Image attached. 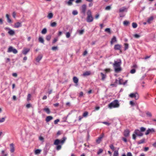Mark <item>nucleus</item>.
Returning <instances> with one entry per match:
<instances>
[{
	"label": "nucleus",
	"mask_w": 156,
	"mask_h": 156,
	"mask_svg": "<svg viewBox=\"0 0 156 156\" xmlns=\"http://www.w3.org/2000/svg\"><path fill=\"white\" fill-rule=\"evenodd\" d=\"M153 20V17L152 16H151L148 19L147 22L149 23H150L151 21H152Z\"/></svg>",
	"instance_id": "nucleus-33"
},
{
	"label": "nucleus",
	"mask_w": 156,
	"mask_h": 156,
	"mask_svg": "<svg viewBox=\"0 0 156 156\" xmlns=\"http://www.w3.org/2000/svg\"><path fill=\"white\" fill-rule=\"evenodd\" d=\"M53 105L55 107H57L59 105V103H56L54 104Z\"/></svg>",
	"instance_id": "nucleus-64"
},
{
	"label": "nucleus",
	"mask_w": 156,
	"mask_h": 156,
	"mask_svg": "<svg viewBox=\"0 0 156 156\" xmlns=\"http://www.w3.org/2000/svg\"><path fill=\"white\" fill-rule=\"evenodd\" d=\"M10 151L11 153H13L15 151V148L14 146V144L12 143L10 144Z\"/></svg>",
	"instance_id": "nucleus-12"
},
{
	"label": "nucleus",
	"mask_w": 156,
	"mask_h": 156,
	"mask_svg": "<svg viewBox=\"0 0 156 156\" xmlns=\"http://www.w3.org/2000/svg\"><path fill=\"white\" fill-rule=\"evenodd\" d=\"M109 147H110V148L113 151H114V147L112 144H111L109 146Z\"/></svg>",
	"instance_id": "nucleus-50"
},
{
	"label": "nucleus",
	"mask_w": 156,
	"mask_h": 156,
	"mask_svg": "<svg viewBox=\"0 0 156 156\" xmlns=\"http://www.w3.org/2000/svg\"><path fill=\"white\" fill-rule=\"evenodd\" d=\"M105 31L106 32H108L109 34H111V33L110 29L109 28H106L105 30Z\"/></svg>",
	"instance_id": "nucleus-38"
},
{
	"label": "nucleus",
	"mask_w": 156,
	"mask_h": 156,
	"mask_svg": "<svg viewBox=\"0 0 156 156\" xmlns=\"http://www.w3.org/2000/svg\"><path fill=\"white\" fill-rule=\"evenodd\" d=\"M87 22L90 23L92 22L93 20V18L92 15V13L90 10H88L87 13Z\"/></svg>",
	"instance_id": "nucleus-4"
},
{
	"label": "nucleus",
	"mask_w": 156,
	"mask_h": 156,
	"mask_svg": "<svg viewBox=\"0 0 156 156\" xmlns=\"http://www.w3.org/2000/svg\"><path fill=\"white\" fill-rule=\"evenodd\" d=\"M12 15L14 18H15L16 15V13L15 12H13L12 13Z\"/></svg>",
	"instance_id": "nucleus-54"
},
{
	"label": "nucleus",
	"mask_w": 156,
	"mask_h": 156,
	"mask_svg": "<svg viewBox=\"0 0 156 156\" xmlns=\"http://www.w3.org/2000/svg\"><path fill=\"white\" fill-rule=\"evenodd\" d=\"M129 23V22L127 21H125L123 22V24L124 25L127 26Z\"/></svg>",
	"instance_id": "nucleus-37"
},
{
	"label": "nucleus",
	"mask_w": 156,
	"mask_h": 156,
	"mask_svg": "<svg viewBox=\"0 0 156 156\" xmlns=\"http://www.w3.org/2000/svg\"><path fill=\"white\" fill-rule=\"evenodd\" d=\"M132 154L130 152H128L127 154V156H132Z\"/></svg>",
	"instance_id": "nucleus-61"
},
{
	"label": "nucleus",
	"mask_w": 156,
	"mask_h": 156,
	"mask_svg": "<svg viewBox=\"0 0 156 156\" xmlns=\"http://www.w3.org/2000/svg\"><path fill=\"white\" fill-rule=\"evenodd\" d=\"M58 47L57 46L53 47L52 48V50L53 51H55L57 49Z\"/></svg>",
	"instance_id": "nucleus-52"
},
{
	"label": "nucleus",
	"mask_w": 156,
	"mask_h": 156,
	"mask_svg": "<svg viewBox=\"0 0 156 156\" xmlns=\"http://www.w3.org/2000/svg\"><path fill=\"white\" fill-rule=\"evenodd\" d=\"M103 151V150L102 149H100L97 152L98 154L99 155L101 153H102Z\"/></svg>",
	"instance_id": "nucleus-44"
},
{
	"label": "nucleus",
	"mask_w": 156,
	"mask_h": 156,
	"mask_svg": "<svg viewBox=\"0 0 156 156\" xmlns=\"http://www.w3.org/2000/svg\"><path fill=\"white\" fill-rule=\"evenodd\" d=\"M67 3L69 5H71L72 4V2L70 1L69 0V1L67 2Z\"/></svg>",
	"instance_id": "nucleus-58"
},
{
	"label": "nucleus",
	"mask_w": 156,
	"mask_h": 156,
	"mask_svg": "<svg viewBox=\"0 0 156 156\" xmlns=\"http://www.w3.org/2000/svg\"><path fill=\"white\" fill-rule=\"evenodd\" d=\"M130 104L132 106H133L134 105V103L132 101H130Z\"/></svg>",
	"instance_id": "nucleus-60"
},
{
	"label": "nucleus",
	"mask_w": 156,
	"mask_h": 156,
	"mask_svg": "<svg viewBox=\"0 0 156 156\" xmlns=\"http://www.w3.org/2000/svg\"><path fill=\"white\" fill-rule=\"evenodd\" d=\"M136 72V70L134 69H133L131 70L130 71V73L132 74H133L135 73Z\"/></svg>",
	"instance_id": "nucleus-51"
},
{
	"label": "nucleus",
	"mask_w": 156,
	"mask_h": 156,
	"mask_svg": "<svg viewBox=\"0 0 156 156\" xmlns=\"http://www.w3.org/2000/svg\"><path fill=\"white\" fill-rule=\"evenodd\" d=\"M101 75L102 77L101 80H104L105 79V77H106V75L102 73H101Z\"/></svg>",
	"instance_id": "nucleus-27"
},
{
	"label": "nucleus",
	"mask_w": 156,
	"mask_h": 156,
	"mask_svg": "<svg viewBox=\"0 0 156 156\" xmlns=\"http://www.w3.org/2000/svg\"><path fill=\"white\" fill-rule=\"evenodd\" d=\"M121 48V45L118 44L115 45L114 47V48L115 50H120Z\"/></svg>",
	"instance_id": "nucleus-19"
},
{
	"label": "nucleus",
	"mask_w": 156,
	"mask_h": 156,
	"mask_svg": "<svg viewBox=\"0 0 156 156\" xmlns=\"http://www.w3.org/2000/svg\"><path fill=\"white\" fill-rule=\"evenodd\" d=\"M21 23H20L19 22L16 23L14 24V27L15 28H18L20 27H21Z\"/></svg>",
	"instance_id": "nucleus-14"
},
{
	"label": "nucleus",
	"mask_w": 156,
	"mask_h": 156,
	"mask_svg": "<svg viewBox=\"0 0 156 156\" xmlns=\"http://www.w3.org/2000/svg\"><path fill=\"white\" fill-rule=\"evenodd\" d=\"M132 26L133 28H135L137 27V25L136 23H132Z\"/></svg>",
	"instance_id": "nucleus-35"
},
{
	"label": "nucleus",
	"mask_w": 156,
	"mask_h": 156,
	"mask_svg": "<svg viewBox=\"0 0 156 156\" xmlns=\"http://www.w3.org/2000/svg\"><path fill=\"white\" fill-rule=\"evenodd\" d=\"M5 119L6 117H3L0 119V123L4 122Z\"/></svg>",
	"instance_id": "nucleus-36"
},
{
	"label": "nucleus",
	"mask_w": 156,
	"mask_h": 156,
	"mask_svg": "<svg viewBox=\"0 0 156 156\" xmlns=\"http://www.w3.org/2000/svg\"><path fill=\"white\" fill-rule=\"evenodd\" d=\"M31 95L30 94H28L27 97V100L29 101L30 100Z\"/></svg>",
	"instance_id": "nucleus-46"
},
{
	"label": "nucleus",
	"mask_w": 156,
	"mask_h": 156,
	"mask_svg": "<svg viewBox=\"0 0 156 156\" xmlns=\"http://www.w3.org/2000/svg\"><path fill=\"white\" fill-rule=\"evenodd\" d=\"M152 131H154V130L153 129H148L145 133V135H148Z\"/></svg>",
	"instance_id": "nucleus-22"
},
{
	"label": "nucleus",
	"mask_w": 156,
	"mask_h": 156,
	"mask_svg": "<svg viewBox=\"0 0 156 156\" xmlns=\"http://www.w3.org/2000/svg\"><path fill=\"white\" fill-rule=\"evenodd\" d=\"M6 17L7 19L8 22L9 23H11L12 21L9 18V15L8 14H6Z\"/></svg>",
	"instance_id": "nucleus-21"
},
{
	"label": "nucleus",
	"mask_w": 156,
	"mask_h": 156,
	"mask_svg": "<svg viewBox=\"0 0 156 156\" xmlns=\"http://www.w3.org/2000/svg\"><path fill=\"white\" fill-rule=\"evenodd\" d=\"M140 131L141 132H143L144 131L146 130V128L144 127H141L140 128Z\"/></svg>",
	"instance_id": "nucleus-45"
},
{
	"label": "nucleus",
	"mask_w": 156,
	"mask_h": 156,
	"mask_svg": "<svg viewBox=\"0 0 156 156\" xmlns=\"http://www.w3.org/2000/svg\"><path fill=\"white\" fill-rule=\"evenodd\" d=\"M41 151L40 149H37L35 151V154H38L41 153Z\"/></svg>",
	"instance_id": "nucleus-26"
},
{
	"label": "nucleus",
	"mask_w": 156,
	"mask_h": 156,
	"mask_svg": "<svg viewBox=\"0 0 156 156\" xmlns=\"http://www.w3.org/2000/svg\"><path fill=\"white\" fill-rule=\"evenodd\" d=\"M134 36L136 38H138L140 37V36L137 34H135L134 35Z\"/></svg>",
	"instance_id": "nucleus-55"
},
{
	"label": "nucleus",
	"mask_w": 156,
	"mask_h": 156,
	"mask_svg": "<svg viewBox=\"0 0 156 156\" xmlns=\"http://www.w3.org/2000/svg\"><path fill=\"white\" fill-rule=\"evenodd\" d=\"M82 2V0H76V3H80Z\"/></svg>",
	"instance_id": "nucleus-56"
},
{
	"label": "nucleus",
	"mask_w": 156,
	"mask_h": 156,
	"mask_svg": "<svg viewBox=\"0 0 156 156\" xmlns=\"http://www.w3.org/2000/svg\"><path fill=\"white\" fill-rule=\"evenodd\" d=\"M146 114L147 115V116H148V117H151L152 116V115H151V113L149 112H146Z\"/></svg>",
	"instance_id": "nucleus-43"
},
{
	"label": "nucleus",
	"mask_w": 156,
	"mask_h": 156,
	"mask_svg": "<svg viewBox=\"0 0 156 156\" xmlns=\"http://www.w3.org/2000/svg\"><path fill=\"white\" fill-rule=\"evenodd\" d=\"M117 40L116 37L115 36H114L111 41V44H112L116 42Z\"/></svg>",
	"instance_id": "nucleus-16"
},
{
	"label": "nucleus",
	"mask_w": 156,
	"mask_h": 156,
	"mask_svg": "<svg viewBox=\"0 0 156 156\" xmlns=\"http://www.w3.org/2000/svg\"><path fill=\"white\" fill-rule=\"evenodd\" d=\"M111 9V7L110 6H108L106 7L105 10H110Z\"/></svg>",
	"instance_id": "nucleus-48"
},
{
	"label": "nucleus",
	"mask_w": 156,
	"mask_h": 156,
	"mask_svg": "<svg viewBox=\"0 0 156 156\" xmlns=\"http://www.w3.org/2000/svg\"><path fill=\"white\" fill-rule=\"evenodd\" d=\"M9 34L11 35H13L15 34V32L13 30L11 29H9V30L8 32Z\"/></svg>",
	"instance_id": "nucleus-18"
},
{
	"label": "nucleus",
	"mask_w": 156,
	"mask_h": 156,
	"mask_svg": "<svg viewBox=\"0 0 156 156\" xmlns=\"http://www.w3.org/2000/svg\"><path fill=\"white\" fill-rule=\"evenodd\" d=\"M143 134L140 130L138 129H136L135 130L134 133L133 134V139L135 140L136 139V135L138 136H142Z\"/></svg>",
	"instance_id": "nucleus-5"
},
{
	"label": "nucleus",
	"mask_w": 156,
	"mask_h": 156,
	"mask_svg": "<svg viewBox=\"0 0 156 156\" xmlns=\"http://www.w3.org/2000/svg\"><path fill=\"white\" fill-rule=\"evenodd\" d=\"M73 81L75 83H77L78 82V78L74 76L73 78Z\"/></svg>",
	"instance_id": "nucleus-20"
},
{
	"label": "nucleus",
	"mask_w": 156,
	"mask_h": 156,
	"mask_svg": "<svg viewBox=\"0 0 156 156\" xmlns=\"http://www.w3.org/2000/svg\"><path fill=\"white\" fill-rule=\"evenodd\" d=\"M53 16V14L52 13H50L48 14V17L49 19H51L52 18Z\"/></svg>",
	"instance_id": "nucleus-31"
},
{
	"label": "nucleus",
	"mask_w": 156,
	"mask_h": 156,
	"mask_svg": "<svg viewBox=\"0 0 156 156\" xmlns=\"http://www.w3.org/2000/svg\"><path fill=\"white\" fill-rule=\"evenodd\" d=\"M57 23L55 22L52 23H51V26L52 27H54L56 26Z\"/></svg>",
	"instance_id": "nucleus-34"
},
{
	"label": "nucleus",
	"mask_w": 156,
	"mask_h": 156,
	"mask_svg": "<svg viewBox=\"0 0 156 156\" xmlns=\"http://www.w3.org/2000/svg\"><path fill=\"white\" fill-rule=\"evenodd\" d=\"M51 37V35H48L46 36V39L48 41L50 40Z\"/></svg>",
	"instance_id": "nucleus-32"
},
{
	"label": "nucleus",
	"mask_w": 156,
	"mask_h": 156,
	"mask_svg": "<svg viewBox=\"0 0 156 156\" xmlns=\"http://www.w3.org/2000/svg\"><path fill=\"white\" fill-rule=\"evenodd\" d=\"M119 153L118 151H115L114 153L113 156H118Z\"/></svg>",
	"instance_id": "nucleus-41"
},
{
	"label": "nucleus",
	"mask_w": 156,
	"mask_h": 156,
	"mask_svg": "<svg viewBox=\"0 0 156 156\" xmlns=\"http://www.w3.org/2000/svg\"><path fill=\"white\" fill-rule=\"evenodd\" d=\"M47 32V29L45 28H44L41 31V33L43 34H45Z\"/></svg>",
	"instance_id": "nucleus-29"
},
{
	"label": "nucleus",
	"mask_w": 156,
	"mask_h": 156,
	"mask_svg": "<svg viewBox=\"0 0 156 156\" xmlns=\"http://www.w3.org/2000/svg\"><path fill=\"white\" fill-rule=\"evenodd\" d=\"M87 9V6L85 4H83L82 5L81 8V13L85 14L86 11Z\"/></svg>",
	"instance_id": "nucleus-8"
},
{
	"label": "nucleus",
	"mask_w": 156,
	"mask_h": 156,
	"mask_svg": "<svg viewBox=\"0 0 156 156\" xmlns=\"http://www.w3.org/2000/svg\"><path fill=\"white\" fill-rule=\"evenodd\" d=\"M130 131L128 129L125 130L124 133V135L126 137H128L129 135Z\"/></svg>",
	"instance_id": "nucleus-13"
},
{
	"label": "nucleus",
	"mask_w": 156,
	"mask_h": 156,
	"mask_svg": "<svg viewBox=\"0 0 156 156\" xmlns=\"http://www.w3.org/2000/svg\"><path fill=\"white\" fill-rule=\"evenodd\" d=\"M53 119V118L52 116H48L46 117L45 121L47 122H48L52 120Z\"/></svg>",
	"instance_id": "nucleus-15"
},
{
	"label": "nucleus",
	"mask_w": 156,
	"mask_h": 156,
	"mask_svg": "<svg viewBox=\"0 0 156 156\" xmlns=\"http://www.w3.org/2000/svg\"><path fill=\"white\" fill-rule=\"evenodd\" d=\"M126 9V8L125 7H123L121 8H120L119 9V12H122L124 11Z\"/></svg>",
	"instance_id": "nucleus-40"
},
{
	"label": "nucleus",
	"mask_w": 156,
	"mask_h": 156,
	"mask_svg": "<svg viewBox=\"0 0 156 156\" xmlns=\"http://www.w3.org/2000/svg\"><path fill=\"white\" fill-rule=\"evenodd\" d=\"M66 139V138L64 137L62 140L56 139L55 141L54 144L57 145L56 147L57 150L61 149L62 147L61 145L64 143Z\"/></svg>",
	"instance_id": "nucleus-2"
},
{
	"label": "nucleus",
	"mask_w": 156,
	"mask_h": 156,
	"mask_svg": "<svg viewBox=\"0 0 156 156\" xmlns=\"http://www.w3.org/2000/svg\"><path fill=\"white\" fill-rule=\"evenodd\" d=\"M123 80L122 79H120V78H119V80H115V82L116 83H119V84H125L127 82V81H126V82L125 83H123Z\"/></svg>",
	"instance_id": "nucleus-10"
},
{
	"label": "nucleus",
	"mask_w": 156,
	"mask_h": 156,
	"mask_svg": "<svg viewBox=\"0 0 156 156\" xmlns=\"http://www.w3.org/2000/svg\"><path fill=\"white\" fill-rule=\"evenodd\" d=\"M39 41L40 42L43 44L44 43V40L43 38L41 37H39Z\"/></svg>",
	"instance_id": "nucleus-30"
},
{
	"label": "nucleus",
	"mask_w": 156,
	"mask_h": 156,
	"mask_svg": "<svg viewBox=\"0 0 156 156\" xmlns=\"http://www.w3.org/2000/svg\"><path fill=\"white\" fill-rule=\"evenodd\" d=\"M145 139H143L141 140H140L139 141H138L137 142V144H140L142 143H144L145 142Z\"/></svg>",
	"instance_id": "nucleus-24"
},
{
	"label": "nucleus",
	"mask_w": 156,
	"mask_h": 156,
	"mask_svg": "<svg viewBox=\"0 0 156 156\" xmlns=\"http://www.w3.org/2000/svg\"><path fill=\"white\" fill-rule=\"evenodd\" d=\"M30 49L29 48H24L22 51V53L24 55H26L29 52Z\"/></svg>",
	"instance_id": "nucleus-11"
},
{
	"label": "nucleus",
	"mask_w": 156,
	"mask_h": 156,
	"mask_svg": "<svg viewBox=\"0 0 156 156\" xmlns=\"http://www.w3.org/2000/svg\"><path fill=\"white\" fill-rule=\"evenodd\" d=\"M104 134H102L100 136V137H98V139L97 140H96V142L98 144H99L100 143L101 141V139L104 137Z\"/></svg>",
	"instance_id": "nucleus-9"
},
{
	"label": "nucleus",
	"mask_w": 156,
	"mask_h": 156,
	"mask_svg": "<svg viewBox=\"0 0 156 156\" xmlns=\"http://www.w3.org/2000/svg\"><path fill=\"white\" fill-rule=\"evenodd\" d=\"M44 138L41 136H40L39 137V139L41 141L43 140H44Z\"/></svg>",
	"instance_id": "nucleus-63"
},
{
	"label": "nucleus",
	"mask_w": 156,
	"mask_h": 156,
	"mask_svg": "<svg viewBox=\"0 0 156 156\" xmlns=\"http://www.w3.org/2000/svg\"><path fill=\"white\" fill-rule=\"evenodd\" d=\"M88 114V112H85L83 114V116L84 117H86Z\"/></svg>",
	"instance_id": "nucleus-39"
},
{
	"label": "nucleus",
	"mask_w": 156,
	"mask_h": 156,
	"mask_svg": "<svg viewBox=\"0 0 156 156\" xmlns=\"http://www.w3.org/2000/svg\"><path fill=\"white\" fill-rule=\"evenodd\" d=\"M66 37L67 38L69 37L70 36V33L69 32L66 33Z\"/></svg>",
	"instance_id": "nucleus-47"
},
{
	"label": "nucleus",
	"mask_w": 156,
	"mask_h": 156,
	"mask_svg": "<svg viewBox=\"0 0 156 156\" xmlns=\"http://www.w3.org/2000/svg\"><path fill=\"white\" fill-rule=\"evenodd\" d=\"M129 97L131 98H134L136 100H138L139 98V95L138 93L135 92L134 93H132L129 95Z\"/></svg>",
	"instance_id": "nucleus-6"
},
{
	"label": "nucleus",
	"mask_w": 156,
	"mask_h": 156,
	"mask_svg": "<svg viewBox=\"0 0 156 156\" xmlns=\"http://www.w3.org/2000/svg\"><path fill=\"white\" fill-rule=\"evenodd\" d=\"M105 70L106 72H110L111 69H106Z\"/></svg>",
	"instance_id": "nucleus-57"
},
{
	"label": "nucleus",
	"mask_w": 156,
	"mask_h": 156,
	"mask_svg": "<svg viewBox=\"0 0 156 156\" xmlns=\"http://www.w3.org/2000/svg\"><path fill=\"white\" fill-rule=\"evenodd\" d=\"M42 56L41 55H39L36 58V61L37 62H39L41 59Z\"/></svg>",
	"instance_id": "nucleus-17"
},
{
	"label": "nucleus",
	"mask_w": 156,
	"mask_h": 156,
	"mask_svg": "<svg viewBox=\"0 0 156 156\" xmlns=\"http://www.w3.org/2000/svg\"><path fill=\"white\" fill-rule=\"evenodd\" d=\"M84 31V30L83 29L81 30H77V32L80 35H81L83 34Z\"/></svg>",
	"instance_id": "nucleus-23"
},
{
	"label": "nucleus",
	"mask_w": 156,
	"mask_h": 156,
	"mask_svg": "<svg viewBox=\"0 0 156 156\" xmlns=\"http://www.w3.org/2000/svg\"><path fill=\"white\" fill-rule=\"evenodd\" d=\"M12 75L15 77H16L17 76V74L16 73H12Z\"/></svg>",
	"instance_id": "nucleus-62"
},
{
	"label": "nucleus",
	"mask_w": 156,
	"mask_h": 156,
	"mask_svg": "<svg viewBox=\"0 0 156 156\" xmlns=\"http://www.w3.org/2000/svg\"><path fill=\"white\" fill-rule=\"evenodd\" d=\"M59 121V120L58 119H57L54 121V123L55 124H57L58 122Z\"/></svg>",
	"instance_id": "nucleus-53"
},
{
	"label": "nucleus",
	"mask_w": 156,
	"mask_h": 156,
	"mask_svg": "<svg viewBox=\"0 0 156 156\" xmlns=\"http://www.w3.org/2000/svg\"><path fill=\"white\" fill-rule=\"evenodd\" d=\"M7 52L9 53L12 52L14 54H16L17 53L18 51L12 47L10 46L8 49Z\"/></svg>",
	"instance_id": "nucleus-7"
},
{
	"label": "nucleus",
	"mask_w": 156,
	"mask_h": 156,
	"mask_svg": "<svg viewBox=\"0 0 156 156\" xmlns=\"http://www.w3.org/2000/svg\"><path fill=\"white\" fill-rule=\"evenodd\" d=\"M90 74V72L89 71H86L83 74V76H88Z\"/></svg>",
	"instance_id": "nucleus-25"
},
{
	"label": "nucleus",
	"mask_w": 156,
	"mask_h": 156,
	"mask_svg": "<svg viewBox=\"0 0 156 156\" xmlns=\"http://www.w3.org/2000/svg\"><path fill=\"white\" fill-rule=\"evenodd\" d=\"M128 48V44H125V50H126Z\"/></svg>",
	"instance_id": "nucleus-49"
},
{
	"label": "nucleus",
	"mask_w": 156,
	"mask_h": 156,
	"mask_svg": "<svg viewBox=\"0 0 156 156\" xmlns=\"http://www.w3.org/2000/svg\"><path fill=\"white\" fill-rule=\"evenodd\" d=\"M31 105L30 104H27V105H26V107L28 108H29L30 107H31Z\"/></svg>",
	"instance_id": "nucleus-59"
},
{
	"label": "nucleus",
	"mask_w": 156,
	"mask_h": 156,
	"mask_svg": "<svg viewBox=\"0 0 156 156\" xmlns=\"http://www.w3.org/2000/svg\"><path fill=\"white\" fill-rule=\"evenodd\" d=\"M121 64L122 61L120 59L114 61L113 64V66L115 73H118L121 71L122 70L121 66Z\"/></svg>",
	"instance_id": "nucleus-1"
},
{
	"label": "nucleus",
	"mask_w": 156,
	"mask_h": 156,
	"mask_svg": "<svg viewBox=\"0 0 156 156\" xmlns=\"http://www.w3.org/2000/svg\"><path fill=\"white\" fill-rule=\"evenodd\" d=\"M119 106V102L117 100L114 101L108 105V107L110 108H118Z\"/></svg>",
	"instance_id": "nucleus-3"
},
{
	"label": "nucleus",
	"mask_w": 156,
	"mask_h": 156,
	"mask_svg": "<svg viewBox=\"0 0 156 156\" xmlns=\"http://www.w3.org/2000/svg\"><path fill=\"white\" fill-rule=\"evenodd\" d=\"M44 111L47 113L49 114L50 113V111L49 109L48 108H45L44 109Z\"/></svg>",
	"instance_id": "nucleus-28"
},
{
	"label": "nucleus",
	"mask_w": 156,
	"mask_h": 156,
	"mask_svg": "<svg viewBox=\"0 0 156 156\" xmlns=\"http://www.w3.org/2000/svg\"><path fill=\"white\" fill-rule=\"evenodd\" d=\"M78 13V12L76 10H73L72 12V14L74 15H77Z\"/></svg>",
	"instance_id": "nucleus-42"
}]
</instances>
